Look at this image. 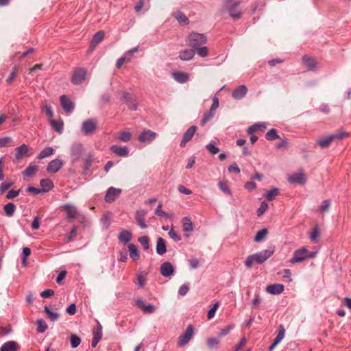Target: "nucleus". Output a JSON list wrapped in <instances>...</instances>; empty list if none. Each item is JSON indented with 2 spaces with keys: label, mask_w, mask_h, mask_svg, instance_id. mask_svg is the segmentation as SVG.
<instances>
[{
  "label": "nucleus",
  "mask_w": 351,
  "mask_h": 351,
  "mask_svg": "<svg viewBox=\"0 0 351 351\" xmlns=\"http://www.w3.org/2000/svg\"><path fill=\"white\" fill-rule=\"evenodd\" d=\"M160 271L162 276L168 278L173 275L175 269L170 262L166 261L161 265Z\"/></svg>",
  "instance_id": "2eb2a0df"
},
{
  "label": "nucleus",
  "mask_w": 351,
  "mask_h": 351,
  "mask_svg": "<svg viewBox=\"0 0 351 351\" xmlns=\"http://www.w3.org/2000/svg\"><path fill=\"white\" fill-rule=\"evenodd\" d=\"M219 343V339L218 338H208L207 339V345L210 348H217Z\"/></svg>",
  "instance_id": "bf43d9fd"
},
{
  "label": "nucleus",
  "mask_w": 351,
  "mask_h": 351,
  "mask_svg": "<svg viewBox=\"0 0 351 351\" xmlns=\"http://www.w3.org/2000/svg\"><path fill=\"white\" fill-rule=\"evenodd\" d=\"M93 333L94 337L101 340L102 337V327L99 322L97 323V327L93 329Z\"/></svg>",
  "instance_id": "6e6d98bb"
},
{
  "label": "nucleus",
  "mask_w": 351,
  "mask_h": 351,
  "mask_svg": "<svg viewBox=\"0 0 351 351\" xmlns=\"http://www.w3.org/2000/svg\"><path fill=\"white\" fill-rule=\"evenodd\" d=\"M119 141L123 143H127L130 141L132 138V134L130 132L127 130L121 131L117 136Z\"/></svg>",
  "instance_id": "58836bf2"
},
{
  "label": "nucleus",
  "mask_w": 351,
  "mask_h": 351,
  "mask_svg": "<svg viewBox=\"0 0 351 351\" xmlns=\"http://www.w3.org/2000/svg\"><path fill=\"white\" fill-rule=\"evenodd\" d=\"M121 193V189L110 186L106 191L104 199L108 203L114 202Z\"/></svg>",
  "instance_id": "1a4fd4ad"
},
{
  "label": "nucleus",
  "mask_w": 351,
  "mask_h": 351,
  "mask_svg": "<svg viewBox=\"0 0 351 351\" xmlns=\"http://www.w3.org/2000/svg\"><path fill=\"white\" fill-rule=\"evenodd\" d=\"M128 247L130 258L134 261L138 260L139 252L136 245L134 243H130Z\"/></svg>",
  "instance_id": "72a5a7b5"
},
{
  "label": "nucleus",
  "mask_w": 351,
  "mask_h": 351,
  "mask_svg": "<svg viewBox=\"0 0 351 351\" xmlns=\"http://www.w3.org/2000/svg\"><path fill=\"white\" fill-rule=\"evenodd\" d=\"M119 241L122 243H129L132 239L131 233L127 230H122L118 237Z\"/></svg>",
  "instance_id": "2f4dec72"
},
{
  "label": "nucleus",
  "mask_w": 351,
  "mask_h": 351,
  "mask_svg": "<svg viewBox=\"0 0 351 351\" xmlns=\"http://www.w3.org/2000/svg\"><path fill=\"white\" fill-rule=\"evenodd\" d=\"M147 211L143 209L137 210L135 213V220L138 226L142 229L147 228V225L145 222V217Z\"/></svg>",
  "instance_id": "dca6fc26"
},
{
  "label": "nucleus",
  "mask_w": 351,
  "mask_h": 351,
  "mask_svg": "<svg viewBox=\"0 0 351 351\" xmlns=\"http://www.w3.org/2000/svg\"><path fill=\"white\" fill-rule=\"evenodd\" d=\"M174 17L182 25H186L189 23V20L186 16L182 12L178 11L173 14Z\"/></svg>",
  "instance_id": "e433bc0d"
},
{
  "label": "nucleus",
  "mask_w": 351,
  "mask_h": 351,
  "mask_svg": "<svg viewBox=\"0 0 351 351\" xmlns=\"http://www.w3.org/2000/svg\"><path fill=\"white\" fill-rule=\"evenodd\" d=\"M193 334L194 331L193 326L191 325L188 326L184 333L179 337L178 346L179 347H182L188 343L192 338Z\"/></svg>",
  "instance_id": "6e6552de"
},
{
  "label": "nucleus",
  "mask_w": 351,
  "mask_h": 351,
  "mask_svg": "<svg viewBox=\"0 0 351 351\" xmlns=\"http://www.w3.org/2000/svg\"><path fill=\"white\" fill-rule=\"evenodd\" d=\"M29 152V147L23 143L16 148L15 160L19 162Z\"/></svg>",
  "instance_id": "f3484780"
},
{
  "label": "nucleus",
  "mask_w": 351,
  "mask_h": 351,
  "mask_svg": "<svg viewBox=\"0 0 351 351\" xmlns=\"http://www.w3.org/2000/svg\"><path fill=\"white\" fill-rule=\"evenodd\" d=\"M94 160V155L92 153L88 154L85 160H84V166L83 169L84 174H87L89 170L90 169V167L92 166V163Z\"/></svg>",
  "instance_id": "473e14b6"
},
{
  "label": "nucleus",
  "mask_w": 351,
  "mask_h": 351,
  "mask_svg": "<svg viewBox=\"0 0 351 351\" xmlns=\"http://www.w3.org/2000/svg\"><path fill=\"white\" fill-rule=\"evenodd\" d=\"M279 193L278 188H273L267 192L266 198L269 201L273 200Z\"/></svg>",
  "instance_id": "3c124183"
},
{
  "label": "nucleus",
  "mask_w": 351,
  "mask_h": 351,
  "mask_svg": "<svg viewBox=\"0 0 351 351\" xmlns=\"http://www.w3.org/2000/svg\"><path fill=\"white\" fill-rule=\"evenodd\" d=\"M285 334V329L282 325H280L278 327V333L276 337L274 342L271 345H270L268 348L269 351H271L274 349V348L280 343V341L284 339Z\"/></svg>",
  "instance_id": "412c9836"
},
{
  "label": "nucleus",
  "mask_w": 351,
  "mask_h": 351,
  "mask_svg": "<svg viewBox=\"0 0 351 351\" xmlns=\"http://www.w3.org/2000/svg\"><path fill=\"white\" fill-rule=\"evenodd\" d=\"M207 43V38L203 34L192 32L186 39V43L199 56L206 58L208 55V49L204 46Z\"/></svg>",
  "instance_id": "f257e3e1"
},
{
  "label": "nucleus",
  "mask_w": 351,
  "mask_h": 351,
  "mask_svg": "<svg viewBox=\"0 0 351 351\" xmlns=\"http://www.w3.org/2000/svg\"><path fill=\"white\" fill-rule=\"evenodd\" d=\"M173 79L181 84L186 82L189 80V74L184 72H175L173 73Z\"/></svg>",
  "instance_id": "7c9ffc66"
},
{
  "label": "nucleus",
  "mask_w": 351,
  "mask_h": 351,
  "mask_svg": "<svg viewBox=\"0 0 351 351\" xmlns=\"http://www.w3.org/2000/svg\"><path fill=\"white\" fill-rule=\"evenodd\" d=\"M247 91V89L245 85L239 86L232 91V97L235 99L240 100L246 95Z\"/></svg>",
  "instance_id": "393cba45"
},
{
  "label": "nucleus",
  "mask_w": 351,
  "mask_h": 351,
  "mask_svg": "<svg viewBox=\"0 0 351 351\" xmlns=\"http://www.w3.org/2000/svg\"><path fill=\"white\" fill-rule=\"evenodd\" d=\"M206 148L212 155L217 154L219 152V149L216 146V143L213 141H211L209 143H208L206 146Z\"/></svg>",
  "instance_id": "37998d69"
},
{
  "label": "nucleus",
  "mask_w": 351,
  "mask_h": 351,
  "mask_svg": "<svg viewBox=\"0 0 351 351\" xmlns=\"http://www.w3.org/2000/svg\"><path fill=\"white\" fill-rule=\"evenodd\" d=\"M20 348L19 344L14 341H8L0 348V351H18Z\"/></svg>",
  "instance_id": "cd10ccee"
},
{
  "label": "nucleus",
  "mask_w": 351,
  "mask_h": 351,
  "mask_svg": "<svg viewBox=\"0 0 351 351\" xmlns=\"http://www.w3.org/2000/svg\"><path fill=\"white\" fill-rule=\"evenodd\" d=\"M121 100L127 104L128 107L130 110H136L137 109L136 101L130 97V95L128 93H123Z\"/></svg>",
  "instance_id": "b1692460"
},
{
  "label": "nucleus",
  "mask_w": 351,
  "mask_h": 351,
  "mask_svg": "<svg viewBox=\"0 0 351 351\" xmlns=\"http://www.w3.org/2000/svg\"><path fill=\"white\" fill-rule=\"evenodd\" d=\"M97 127V123L93 119H87L82 123V130L85 135L93 134Z\"/></svg>",
  "instance_id": "9b49d317"
},
{
  "label": "nucleus",
  "mask_w": 351,
  "mask_h": 351,
  "mask_svg": "<svg viewBox=\"0 0 351 351\" xmlns=\"http://www.w3.org/2000/svg\"><path fill=\"white\" fill-rule=\"evenodd\" d=\"M84 152V146L82 143H74L71 147V157L73 162L80 160Z\"/></svg>",
  "instance_id": "0eeeda50"
},
{
  "label": "nucleus",
  "mask_w": 351,
  "mask_h": 351,
  "mask_svg": "<svg viewBox=\"0 0 351 351\" xmlns=\"http://www.w3.org/2000/svg\"><path fill=\"white\" fill-rule=\"evenodd\" d=\"M196 53L194 50L187 49L180 51L179 58L184 61H189L193 58L194 54Z\"/></svg>",
  "instance_id": "c85d7f7f"
},
{
  "label": "nucleus",
  "mask_w": 351,
  "mask_h": 351,
  "mask_svg": "<svg viewBox=\"0 0 351 351\" xmlns=\"http://www.w3.org/2000/svg\"><path fill=\"white\" fill-rule=\"evenodd\" d=\"M16 210V206L12 203H8L3 206V211L6 216L8 217H12L14 214Z\"/></svg>",
  "instance_id": "4c0bfd02"
},
{
  "label": "nucleus",
  "mask_w": 351,
  "mask_h": 351,
  "mask_svg": "<svg viewBox=\"0 0 351 351\" xmlns=\"http://www.w3.org/2000/svg\"><path fill=\"white\" fill-rule=\"evenodd\" d=\"M161 208H162V204L160 203L156 210H155V215H157V216H159V217H169V215L168 213H167L165 211L161 210Z\"/></svg>",
  "instance_id": "680f3d73"
},
{
  "label": "nucleus",
  "mask_w": 351,
  "mask_h": 351,
  "mask_svg": "<svg viewBox=\"0 0 351 351\" xmlns=\"http://www.w3.org/2000/svg\"><path fill=\"white\" fill-rule=\"evenodd\" d=\"M156 132L147 130L140 133L138 139L142 143L149 144L156 138Z\"/></svg>",
  "instance_id": "9d476101"
},
{
  "label": "nucleus",
  "mask_w": 351,
  "mask_h": 351,
  "mask_svg": "<svg viewBox=\"0 0 351 351\" xmlns=\"http://www.w3.org/2000/svg\"><path fill=\"white\" fill-rule=\"evenodd\" d=\"M41 189L43 193L48 192L53 188V183L50 179H42L40 181Z\"/></svg>",
  "instance_id": "f704fd0d"
},
{
  "label": "nucleus",
  "mask_w": 351,
  "mask_h": 351,
  "mask_svg": "<svg viewBox=\"0 0 351 351\" xmlns=\"http://www.w3.org/2000/svg\"><path fill=\"white\" fill-rule=\"evenodd\" d=\"M189 290V285L187 284H184L180 287L178 294L181 296H184L188 293Z\"/></svg>",
  "instance_id": "774afa93"
},
{
  "label": "nucleus",
  "mask_w": 351,
  "mask_h": 351,
  "mask_svg": "<svg viewBox=\"0 0 351 351\" xmlns=\"http://www.w3.org/2000/svg\"><path fill=\"white\" fill-rule=\"evenodd\" d=\"M51 125L58 132L62 133L63 130V123L56 120L51 121Z\"/></svg>",
  "instance_id": "603ef678"
},
{
  "label": "nucleus",
  "mask_w": 351,
  "mask_h": 351,
  "mask_svg": "<svg viewBox=\"0 0 351 351\" xmlns=\"http://www.w3.org/2000/svg\"><path fill=\"white\" fill-rule=\"evenodd\" d=\"M138 51V47H135L130 50H128L127 52H125L122 57H125V61L127 62H130L131 61L132 56L134 55V53L137 52Z\"/></svg>",
  "instance_id": "864d4df0"
},
{
  "label": "nucleus",
  "mask_w": 351,
  "mask_h": 351,
  "mask_svg": "<svg viewBox=\"0 0 351 351\" xmlns=\"http://www.w3.org/2000/svg\"><path fill=\"white\" fill-rule=\"evenodd\" d=\"M110 149L113 154L121 157H125L129 154V150L127 147H119L117 145H112Z\"/></svg>",
  "instance_id": "bb28decb"
},
{
  "label": "nucleus",
  "mask_w": 351,
  "mask_h": 351,
  "mask_svg": "<svg viewBox=\"0 0 351 351\" xmlns=\"http://www.w3.org/2000/svg\"><path fill=\"white\" fill-rule=\"evenodd\" d=\"M267 233H268V231H267V229H266V228H263V229L260 230L259 231L257 232V233L254 239V241L258 242V243L262 241L264 239V238L266 237Z\"/></svg>",
  "instance_id": "a18cd8bd"
},
{
  "label": "nucleus",
  "mask_w": 351,
  "mask_h": 351,
  "mask_svg": "<svg viewBox=\"0 0 351 351\" xmlns=\"http://www.w3.org/2000/svg\"><path fill=\"white\" fill-rule=\"evenodd\" d=\"M346 135L345 132H342L340 133L330 134L324 137L319 138L317 141V144L319 145L322 148L328 147L332 141L335 140H340Z\"/></svg>",
  "instance_id": "20e7f679"
},
{
  "label": "nucleus",
  "mask_w": 351,
  "mask_h": 351,
  "mask_svg": "<svg viewBox=\"0 0 351 351\" xmlns=\"http://www.w3.org/2000/svg\"><path fill=\"white\" fill-rule=\"evenodd\" d=\"M104 35L105 33L103 30L98 31L94 34L89 47L90 51H92L95 47L103 40Z\"/></svg>",
  "instance_id": "4be33fe9"
},
{
  "label": "nucleus",
  "mask_w": 351,
  "mask_h": 351,
  "mask_svg": "<svg viewBox=\"0 0 351 351\" xmlns=\"http://www.w3.org/2000/svg\"><path fill=\"white\" fill-rule=\"evenodd\" d=\"M215 112V111L210 109L208 112L204 113L200 123L201 125L204 126L207 123V122L209 121L214 117Z\"/></svg>",
  "instance_id": "49530a36"
},
{
  "label": "nucleus",
  "mask_w": 351,
  "mask_h": 351,
  "mask_svg": "<svg viewBox=\"0 0 351 351\" xmlns=\"http://www.w3.org/2000/svg\"><path fill=\"white\" fill-rule=\"evenodd\" d=\"M31 253V250L29 247H24L23 248V252H22V255H23V257H22V262L25 265L26 264V262H27V257Z\"/></svg>",
  "instance_id": "338daca9"
},
{
  "label": "nucleus",
  "mask_w": 351,
  "mask_h": 351,
  "mask_svg": "<svg viewBox=\"0 0 351 351\" xmlns=\"http://www.w3.org/2000/svg\"><path fill=\"white\" fill-rule=\"evenodd\" d=\"M53 151L54 150L51 147H47L40 152L38 156V158L43 159L45 158L49 157L53 154Z\"/></svg>",
  "instance_id": "79ce46f5"
},
{
  "label": "nucleus",
  "mask_w": 351,
  "mask_h": 351,
  "mask_svg": "<svg viewBox=\"0 0 351 351\" xmlns=\"http://www.w3.org/2000/svg\"><path fill=\"white\" fill-rule=\"evenodd\" d=\"M234 325L230 324L226 326L224 328L221 329L219 334V337L227 335L234 328Z\"/></svg>",
  "instance_id": "0e129e2a"
},
{
  "label": "nucleus",
  "mask_w": 351,
  "mask_h": 351,
  "mask_svg": "<svg viewBox=\"0 0 351 351\" xmlns=\"http://www.w3.org/2000/svg\"><path fill=\"white\" fill-rule=\"evenodd\" d=\"M136 305L147 314H152L156 310V307L154 304H145L141 298H138L136 300Z\"/></svg>",
  "instance_id": "f8f14e48"
},
{
  "label": "nucleus",
  "mask_w": 351,
  "mask_h": 351,
  "mask_svg": "<svg viewBox=\"0 0 351 351\" xmlns=\"http://www.w3.org/2000/svg\"><path fill=\"white\" fill-rule=\"evenodd\" d=\"M330 206V201L328 199L324 200L322 205L319 207L320 213H323L327 211Z\"/></svg>",
  "instance_id": "69168bd1"
},
{
  "label": "nucleus",
  "mask_w": 351,
  "mask_h": 351,
  "mask_svg": "<svg viewBox=\"0 0 351 351\" xmlns=\"http://www.w3.org/2000/svg\"><path fill=\"white\" fill-rule=\"evenodd\" d=\"M70 341L73 348H77L81 343L80 338L76 335H71Z\"/></svg>",
  "instance_id": "4d7b16f0"
},
{
  "label": "nucleus",
  "mask_w": 351,
  "mask_h": 351,
  "mask_svg": "<svg viewBox=\"0 0 351 351\" xmlns=\"http://www.w3.org/2000/svg\"><path fill=\"white\" fill-rule=\"evenodd\" d=\"M265 138L268 141H274L280 138V136L278 134L276 130L272 128L266 133Z\"/></svg>",
  "instance_id": "c03bdc74"
},
{
  "label": "nucleus",
  "mask_w": 351,
  "mask_h": 351,
  "mask_svg": "<svg viewBox=\"0 0 351 351\" xmlns=\"http://www.w3.org/2000/svg\"><path fill=\"white\" fill-rule=\"evenodd\" d=\"M156 251L158 255H163L167 252L166 243L162 237L157 239Z\"/></svg>",
  "instance_id": "c756f323"
},
{
  "label": "nucleus",
  "mask_w": 351,
  "mask_h": 351,
  "mask_svg": "<svg viewBox=\"0 0 351 351\" xmlns=\"http://www.w3.org/2000/svg\"><path fill=\"white\" fill-rule=\"evenodd\" d=\"M308 258V250L305 247H302L296 250L293 254V257L289 262L291 264H297L301 263Z\"/></svg>",
  "instance_id": "39448f33"
},
{
  "label": "nucleus",
  "mask_w": 351,
  "mask_h": 351,
  "mask_svg": "<svg viewBox=\"0 0 351 351\" xmlns=\"http://www.w3.org/2000/svg\"><path fill=\"white\" fill-rule=\"evenodd\" d=\"M44 311L47 314V318L50 319L51 322H55L58 319L59 314L58 313L51 311L48 306H45L44 307Z\"/></svg>",
  "instance_id": "a19ab883"
},
{
  "label": "nucleus",
  "mask_w": 351,
  "mask_h": 351,
  "mask_svg": "<svg viewBox=\"0 0 351 351\" xmlns=\"http://www.w3.org/2000/svg\"><path fill=\"white\" fill-rule=\"evenodd\" d=\"M219 189L226 194L231 195V191L229 189L228 184L226 181H219L218 182Z\"/></svg>",
  "instance_id": "8fccbe9b"
},
{
  "label": "nucleus",
  "mask_w": 351,
  "mask_h": 351,
  "mask_svg": "<svg viewBox=\"0 0 351 351\" xmlns=\"http://www.w3.org/2000/svg\"><path fill=\"white\" fill-rule=\"evenodd\" d=\"M87 72L84 68L76 69L71 77V82L75 85H79L83 83L86 79Z\"/></svg>",
  "instance_id": "423d86ee"
},
{
  "label": "nucleus",
  "mask_w": 351,
  "mask_h": 351,
  "mask_svg": "<svg viewBox=\"0 0 351 351\" xmlns=\"http://www.w3.org/2000/svg\"><path fill=\"white\" fill-rule=\"evenodd\" d=\"M183 231L186 237H189L190 233L193 230V224L190 217H184L182 219Z\"/></svg>",
  "instance_id": "5701e85b"
},
{
  "label": "nucleus",
  "mask_w": 351,
  "mask_h": 351,
  "mask_svg": "<svg viewBox=\"0 0 351 351\" xmlns=\"http://www.w3.org/2000/svg\"><path fill=\"white\" fill-rule=\"evenodd\" d=\"M38 167L36 165H29L23 172V175L27 177H32L38 171Z\"/></svg>",
  "instance_id": "ea45409f"
},
{
  "label": "nucleus",
  "mask_w": 351,
  "mask_h": 351,
  "mask_svg": "<svg viewBox=\"0 0 351 351\" xmlns=\"http://www.w3.org/2000/svg\"><path fill=\"white\" fill-rule=\"evenodd\" d=\"M62 208L66 212V217L69 219H75L78 215L76 207L73 204H65L62 206Z\"/></svg>",
  "instance_id": "a211bd4d"
},
{
  "label": "nucleus",
  "mask_w": 351,
  "mask_h": 351,
  "mask_svg": "<svg viewBox=\"0 0 351 351\" xmlns=\"http://www.w3.org/2000/svg\"><path fill=\"white\" fill-rule=\"evenodd\" d=\"M63 162L60 159L52 160L47 165V171L49 173H57L62 167Z\"/></svg>",
  "instance_id": "6ab92c4d"
},
{
  "label": "nucleus",
  "mask_w": 351,
  "mask_h": 351,
  "mask_svg": "<svg viewBox=\"0 0 351 351\" xmlns=\"http://www.w3.org/2000/svg\"><path fill=\"white\" fill-rule=\"evenodd\" d=\"M303 62L308 67L309 70L315 71L317 68V62L316 61L309 56H304L303 57Z\"/></svg>",
  "instance_id": "c9c22d12"
},
{
  "label": "nucleus",
  "mask_w": 351,
  "mask_h": 351,
  "mask_svg": "<svg viewBox=\"0 0 351 351\" xmlns=\"http://www.w3.org/2000/svg\"><path fill=\"white\" fill-rule=\"evenodd\" d=\"M319 237V230L318 226L314 227L313 229L311 235H310V239L312 242L315 243L317 241V239Z\"/></svg>",
  "instance_id": "5fc2aeb1"
},
{
  "label": "nucleus",
  "mask_w": 351,
  "mask_h": 351,
  "mask_svg": "<svg viewBox=\"0 0 351 351\" xmlns=\"http://www.w3.org/2000/svg\"><path fill=\"white\" fill-rule=\"evenodd\" d=\"M168 234L170 238L176 242L180 241L182 239L181 236L178 234L173 228L169 230Z\"/></svg>",
  "instance_id": "e2e57ef3"
},
{
  "label": "nucleus",
  "mask_w": 351,
  "mask_h": 351,
  "mask_svg": "<svg viewBox=\"0 0 351 351\" xmlns=\"http://www.w3.org/2000/svg\"><path fill=\"white\" fill-rule=\"evenodd\" d=\"M60 104L62 108L66 112H71L74 108L73 103L69 99L66 95H63L60 97Z\"/></svg>",
  "instance_id": "a878e982"
},
{
  "label": "nucleus",
  "mask_w": 351,
  "mask_h": 351,
  "mask_svg": "<svg viewBox=\"0 0 351 351\" xmlns=\"http://www.w3.org/2000/svg\"><path fill=\"white\" fill-rule=\"evenodd\" d=\"M274 247L269 246L264 250L249 255L245 261V266L251 268L254 263L263 264L274 254Z\"/></svg>",
  "instance_id": "f03ea898"
},
{
  "label": "nucleus",
  "mask_w": 351,
  "mask_h": 351,
  "mask_svg": "<svg viewBox=\"0 0 351 351\" xmlns=\"http://www.w3.org/2000/svg\"><path fill=\"white\" fill-rule=\"evenodd\" d=\"M13 185H14L13 182H2L0 184V193L3 194L4 192H5L8 189H9Z\"/></svg>",
  "instance_id": "052dcab7"
},
{
  "label": "nucleus",
  "mask_w": 351,
  "mask_h": 351,
  "mask_svg": "<svg viewBox=\"0 0 351 351\" xmlns=\"http://www.w3.org/2000/svg\"><path fill=\"white\" fill-rule=\"evenodd\" d=\"M268 208V204L265 201L261 203L259 208L256 210V215L258 216H262Z\"/></svg>",
  "instance_id": "13d9d810"
},
{
  "label": "nucleus",
  "mask_w": 351,
  "mask_h": 351,
  "mask_svg": "<svg viewBox=\"0 0 351 351\" xmlns=\"http://www.w3.org/2000/svg\"><path fill=\"white\" fill-rule=\"evenodd\" d=\"M138 241L141 243L145 250L149 248V239L147 236H141L138 237Z\"/></svg>",
  "instance_id": "09e8293b"
},
{
  "label": "nucleus",
  "mask_w": 351,
  "mask_h": 351,
  "mask_svg": "<svg viewBox=\"0 0 351 351\" xmlns=\"http://www.w3.org/2000/svg\"><path fill=\"white\" fill-rule=\"evenodd\" d=\"M285 286L282 284L275 283L268 285L265 288L266 292L272 295H278L284 291Z\"/></svg>",
  "instance_id": "aec40b11"
},
{
  "label": "nucleus",
  "mask_w": 351,
  "mask_h": 351,
  "mask_svg": "<svg viewBox=\"0 0 351 351\" xmlns=\"http://www.w3.org/2000/svg\"><path fill=\"white\" fill-rule=\"evenodd\" d=\"M287 180L290 184L303 185L306 183V178L303 173L299 172L289 176Z\"/></svg>",
  "instance_id": "4468645a"
},
{
  "label": "nucleus",
  "mask_w": 351,
  "mask_h": 351,
  "mask_svg": "<svg viewBox=\"0 0 351 351\" xmlns=\"http://www.w3.org/2000/svg\"><path fill=\"white\" fill-rule=\"evenodd\" d=\"M240 2L237 0H225L223 7L220 9L221 14L228 11L230 16L234 19H239L243 14L240 8Z\"/></svg>",
  "instance_id": "7ed1b4c3"
},
{
  "label": "nucleus",
  "mask_w": 351,
  "mask_h": 351,
  "mask_svg": "<svg viewBox=\"0 0 351 351\" xmlns=\"http://www.w3.org/2000/svg\"><path fill=\"white\" fill-rule=\"evenodd\" d=\"M36 330L38 333H43L47 329V325L43 319H38L36 322Z\"/></svg>",
  "instance_id": "de8ad7c7"
},
{
  "label": "nucleus",
  "mask_w": 351,
  "mask_h": 351,
  "mask_svg": "<svg viewBox=\"0 0 351 351\" xmlns=\"http://www.w3.org/2000/svg\"><path fill=\"white\" fill-rule=\"evenodd\" d=\"M197 131V127L195 125H192L189 127L186 131L184 133L182 140L180 143V146L181 147H185L186 143L190 141L193 136H194L195 132Z\"/></svg>",
  "instance_id": "ddd939ff"
}]
</instances>
